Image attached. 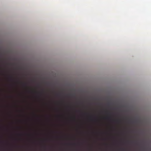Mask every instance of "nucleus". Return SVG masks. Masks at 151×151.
<instances>
[{"label":"nucleus","instance_id":"obj_2","mask_svg":"<svg viewBox=\"0 0 151 151\" xmlns=\"http://www.w3.org/2000/svg\"><path fill=\"white\" fill-rule=\"evenodd\" d=\"M86 109V134H87V131H86V115L87 114Z\"/></svg>","mask_w":151,"mask_h":151},{"label":"nucleus","instance_id":"obj_4","mask_svg":"<svg viewBox=\"0 0 151 151\" xmlns=\"http://www.w3.org/2000/svg\"><path fill=\"white\" fill-rule=\"evenodd\" d=\"M72 118H73V119L75 120V119H76V116H75V115H74L73 117H72Z\"/></svg>","mask_w":151,"mask_h":151},{"label":"nucleus","instance_id":"obj_3","mask_svg":"<svg viewBox=\"0 0 151 151\" xmlns=\"http://www.w3.org/2000/svg\"><path fill=\"white\" fill-rule=\"evenodd\" d=\"M91 121H95L96 120V119L94 116H92L90 117Z\"/></svg>","mask_w":151,"mask_h":151},{"label":"nucleus","instance_id":"obj_1","mask_svg":"<svg viewBox=\"0 0 151 151\" xmlns=\"http://www.w3.org/2000/svg\"><path fill=\"white\" fill-rule=\"evenodd\" d=\"M83 145H84V143L85 142L84 136H85V104L83 99Z\"/></svg>","mask_w":151,"mask_h":151},{"label":"nucleus","instance_id":"obj_6","mask_svg":"<svg viewBox=\"0 0 151 151\" xmlns=\"http://www.w3.org/2000/svg\"><path fill=\"white\" fill-rule=\"evenodd\" d=\"M83 151H84V150H83Z\"/></svg>","mask_w":151,"mask_h":151},{"label":"nucleus","instance_id":"obj_5","mask_svg":"<svg viewBox=\"0 0 151 151\" xmlns=\"http://www.w3.org/2000/svg\"><path fill=\"white\" fill-rule=\"evenodd\" d=\"M110 117H106V119H110Z\"/></svg>","mask_w":151,"mask_h":151}]
</instances>
